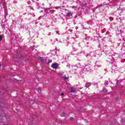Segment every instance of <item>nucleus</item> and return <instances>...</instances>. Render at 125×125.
<instances>
[{"label":"nucleus","mask_w":125,"mask_h":125,"mask_svg":"<svg viewBox=\"0 0 125 125\" xmlns=\"http://www.w3.org/2000/svg\"><path fill=\"white\" fill-rule=\"evenodd\" d=\"M51 67L53 69H57V64L56 63H53L51 65Z\"/></svg>","instance_id":"obj_1"},{"label":"nucleus","mask_w":125,"mask_h":125,"mask_svg":"<svg viewBox=\"0 0 125 125\" xmlns=\"http://www.w3.org/2000/svg\"><path fill=\"white\" fill-rule=\"evenodd\" d=\"M38 59H39V60H41V62H43V60H44V59H43V58L42 57H39Z\"/></svg>","instance_id":"obj_4"},{"label":"nucleus","mask_w":125,"mask_h":125,"mask_svg":"<svg viewBox=\"0 0 125 125\" xmlns=\"http://www.w3.org/2000/svg\"><path fill=\"white\" fill-rule=\"evenodd\" d=\"M72 15H73V13L71 12H69L66 15L67 17H70V16H72Z\"/></svg>","instance_id":"obj_3"},{"label":"nucleus","mask_w":125,"mask_h":125,"mask_svg":"<svg viewBox=\"0 0 125 125\" xmlns=\"http://www.w3.org/2000/svg\"><path fill=\"white\" fill-rule=\"evenodd\" d=\"M59 76H63L64 75V73H60L59 74Z\"/></svg>","instance_id":"obj_9"},{"label":"nucleus","mask_w":125,"mask_h":125,"mask_svg":"<svg viewBox=\"0 0 125 125\" xmlns=\"http://www.w3.org/2000/svg\"><path fill=\"white\" fill-rule=\"evenodd\" d=\"M103 92L106 93L108 91V90H107V89H106V88H104L103 90Z\"/></svg>","instance_id":"obj_5"},{"label":"nucleus","mask_w":125,"mask_h":125,"mask_svg":"<svg viewBox=\"0 0 125 125\" xmlns=\"http://www.w3.org/2000/svg\"><path fill=\"white\" fill-rule=\"evenodd\" d=\"M52 61L51 60H49L47 63L48 66H49V63H52Z\"/></svg>","instance_id":"obj_7"},{"label":"nucleus","mask_w":125,"mask_h":125,"mask_svg":"<svg viewBox=\"0 0 125 125\" xmlns=\"http://www.w3.org/2000/svg\"><path fill=\"white\" fill-rule=\"evenodd\" d=\"M64 80H67V78L66 77H64Z\"/></svg>","instance_id":"obj_12"},{"label":"nucleus","mask_w":125,"mask_h":125,"mask_svg":"<svg viewBox=\"0 0 125 125\" xmlns=\"http://www.w3.org/2000/svg\"><path fill=\"white\" fill-rule=\"evenodd\" d=\"M2 40V35H0V42Z\"/></svg>","instance_id":"obj_10"},{"label":"nucleus","mask_w":125,"mask_h":125,"mask_svg":"<svg viewBox=\"0 0 125 125\" xmlns=\"http://www.w3.org/2000/svg\"><path fill=\"white\" fill-rule=\"evenodd\" d=\"M37 90L38 92H41V88H38L37 89Z\"/></svg>","instance_id":"obj_8"},{"label":"nucleus","mask_w":125,"mask_h":125,"mask_svg":"<svg viewBox=\"0 0 125 125\" xmlns=\"http://www.w3.org/2000/svg\"><path fill=\"white\" fill-rule=\"evenodd\" d=\"M66 116H67V114L64 112H62L61 113V117H66Z\"/></svg>","instance_id":"obj_2"},{"label":"nucleus","mask_w":125,"mask_h":125,"mask_svg":"<svg viewBox=\"0 0 125 125\" xmlns=\"http://www.w3.org/2000/svg\"><path fill=\"white\" fill-rule=\"evenodd\" d=\"M0 66H1V64L0 63Z\"/></svg>","instance_id":"obj_14"},{"label":"nucleus","mask_w":125,"mask_h":125,"mask_svg":"<svg viewBox=\"0 0 125 125\" xmlns=\"http://www.w3.org/2000/svg\"><path fill=\"white\" fill-rule=\"evenodd\" d=\"M73 119H74V118L71 117V118H70V121H72V120H73Z\"/></svg>","instance_id":"obj_11"},{"label":"nucleus","mask_w":125,"mask_h":125,"mask_svg":"<svg viewBox=\"0 0 125 125\" xmlns=\"http://www.w3.org/2000/svg\"><path fill=\"white\" fill-rule=\"evenodd\" d=\"M62 95H64V93H62Z\"/></svg>","instance_id":"obj_13"},{"label":"nucleus","mask_w":125,"mask_h":125,"mask_svg":"<svg viewBox=\"0 0 125 125\" xmlns=\"http://www.w3.org/2000/svg\"><path fill=\"white\" fill-rule=\"evenodd\" d=\"M74 92H76V91L74 90V88H71V93H73Z\"/></svg>","instance_id":"obj_6"}]
</instances>
